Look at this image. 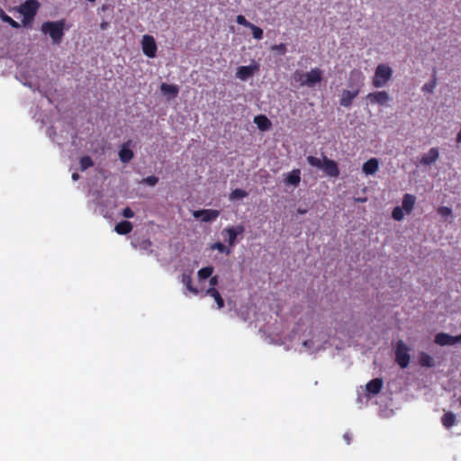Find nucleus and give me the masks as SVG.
<instances>
[{
  "label": "nucleus",
  "instance_id": "nucleus-42",
  "mask_svg": "<svg viewBox=\"0 0 461 461\" xmlns=\"http://www.w3.org/2000/svg\"><path fill=\"white\" fill-rule=\"evenodd\" d=\"M218 284V276H212L210 279V287H214Z\"/></svg>",
  "mask_w": 461,
  "mask_h": 461
},
{
  "label": "nucleus",
  "instance_id": "nucleus-2",
  "mask_svg": "<svg viewBox=\"0 0 461 461\" xmlns=\"http://www.w3.org/2000/svg\"><path fill=\"white\" fill-rule=\"evenodd\" d=\"M307 162L312 166L322 169L324 174L330 177H338L339 176V169L336 161L323 156L322 159L308 156Z\"/></svg>",
  "mask_w": 461,
  "mask_h": 461
},
{
  "label": "nucleus",
  "instance_id": "nucleus-46",
  "mask_svg": "<svg viewBox=\"0 0 461 461\" xmlns=\"http://www.w3.org/2000/svg\"><path fill=\"white\" fill-rule=\"evenodd\" d=\"M119 234H127L128 232H124V231H122V232H118Z\"/></svg>",
  "mask_w": 461,
  "mask_h": 461
},
{
  "label": "nucleus",
  "instance_id": "nucleus-41",
  "mask_svg": "<svg viewBox=\"0 0 461 461\" xmlns=\"http://www.w3.org/2000/svg\"><path fill=\"white\" fill-rule=\"evenodd\" d=\"M343 438H344V440L346 441V443H347L348 445H349V444H350V442H351V438H352L351 434H350L349 432H346V433L343 435Z\"/></svg>",
  "mask_w": 461,
  "mask_h": 461
},
{
  "label": "nucleus",
  "instance_id": "nucleus-44",
  "mask_svg": "<svg viewBox=\"0 0 461 461\" xmlns=\"http://www.w3.org/2000/svg\"><path fill=\"white\" fill-rule=\"evenodd\" d=\"M224 230L230 231V230H236L234 228L230 227V228H226ZM238 230H244L242 227H239Z\"/></svg>",
  "mask_w": 461,
  "mask_h": 461
},
{
  "label": "nucleus",
  "instance_id": "nucleus-35",
  "mask_svg": "<svg viewBox=\"0 0 461 461\" xmlns=\"http://www.w3.org/2000/svg\"><path fill=\"white\" fill-rule=\"evenodd\" d=\"M143 183L147 184L148 185L153 186L158 182V177L155 176H150L143 178Z\"/></svg>",
  "mask_w": 461,
  "mask_h": 461
},
{
  "label": "nucleus",
  "instance_id": "nucleus-22",
  "mask_svg": "<svg viewBox=\"0 0 461 461\" xmlns=\"http://www.w3.org/2000/svg\"><path fill=\"white\" fill-rule=\"evenodd\" d=\"M181 281L182 283L185 285V286L186 287V289L194 294H198L199 291L196 287H194L193 285V280H192V276L190 274H183L182 275V277H181Z\"/></svg>",
  "mask_w": 461,
  "mask_h": 461
},
{
  "label": "nucleus",
  "instance_id": "nucleus-10",
  "mask_svg": "<svg viewBox=\"0 0 461 461\" xmlns=\"http://www.w3.org/2000/svg\"><path fill=\"white\" fill-rule=\"evenodd\" d=\"M366 99L371 104H378L384 105L390 101V95L385 91H378L368 94Z\"/></svg>",
  "mask_w": 461,
  "mask_h": 461
},
{
  "label": "nucleus",
  "instance_id": "nucleus-21",
  "mask_svg": "<svg viewBox=\"0 0 461 461\" xmlns=\"http://www.w3.org/2000/svg\"><path fill=\"white\" fill-rule=\"evenodd\" d=\"M301 181V171L300 169H293L285 178V182L288 185L297 186Z\"/></svg>",
  "mask_w": 461,
  "mask_h": 461
},
{
  "label": "nucleus",
  "instance_id": "nucleus-4",
  "mask_svg": "<svg viewBox=\"0 0 461 461\" xmlns=\"http://www.w3.org/2000/svg\"><path fill=\"white\" fill-rule=\"evenodd\" d=\"M357 77L358 83L354 90H343L339 99V104L343 107H350L354 98H356L360 93V87L363 85L364 77L360 71H352L350 73V78L354 77Z\"/></svg>",
  "mask_w": 461,
  "mask_h": 461
},
{
  "label": "nucleus",
  "instance_id": "nucleus-8",
  "mask_svg": "<svg viewBox=\"0 0 461 461\" xmlns=\"http://www.w3.org/2000/svg\"><path fill=\"white\" fill-rule=\"evenodd\" d=\"M141 49L145 56L148 58H155L158 46L153 36L145 34L141 40Z\"/></svg>",
  "mask_w": 461,
  "mask_h": 461
},
{
  "label": "nucleus",
  "instance_id": "nucleus-13",
  "mask_svg": "<svg viewBox=\"0 0 461 461\" xmlns=\"http://www.w3.org/2000/svg\"><path fill=\"white\" fill-rule=\"evenodd\" d=\"M130 146L131 140L125 142L119 150V158L122 163L130 162L134 156L133 151L131 149Z\"/></svg>",
  "mask_w": 461,
  "mask_h": 461
},
{
  "label": "nucleus",
  "instance_id": "nucleus-19",
  "mask_svg": "<svg viewBox=\"0 0 461 461\" xmlns=\"http://www.w3.org/2000/svg\"><path fill=\"white\" fill-rule=\"evenodd\" d=\"M254 122L257 124L258 128L262 131H268L272 123L270 120L266 115H258L254 118Z\"/></svg>",
  "mask_w": 461,
  "mask_h": 461
},
{
  "label": "nucleus",
  "instance_id": "nucleus-5",
  "mask_svg": "<svg viewBox=\"0 0 461 461\" xmlns=\"http://www.w3.org/2000/svg\"><path fill=\"white\" fill-rule=\"evenodd\" d=\"M40 6L41 5L37 0H26L17 7V11L23 15L22 23L23 26H27L33 21Z\"/></svg>",
  "mask_w": 461,
  "mask_h": 461
},
{
  "label": "nucleus",
  "instance_id": "nucleus-14",
  "mask_svg": "<svg viewBox=\"0 0 461 461\" xmlns=\"http://www.w3.org/2000/svg\"><path fill=\"white\" fill-rule=\"evenodd\" d=\"M379 168V161L375 158H372L363 164L362 170L366 175H374Z\"/></svg>",
  "mask_w": 461,
  "mask_h": 461
},
{
  "label": "nucleus",
  "instance_id": "nucleus-39",
  "mask_svg": "<svg viewBox=\"0 0 461 461\" xmlns=\"http://www.w3.org/2000/svg\"><path fill=\"white\" fill-rule=\"evenodd\" d=\"M436 86V81L434 80L432 83L425 84L422 87L424 92L432 93Z\"/></svg>",
  "mask_w": 461,
  "mask_h": 461
},
{
  "label": "nucleus",
  "instance_id": "nucleus-30",
  "mask_svg": "<svg viewBox=\"0 0 461 461\" xmlns=\"http://www.w3.org/2000/svg\"><path fill=\"white\" fill-rule=\"evenodd\" d=\"M437 212H438V214L440 217H442V218H444V219H446V220H447V218H449V217H451V218L453 217V214H452V209H451V208H449V207H447V206H440V207H438V208Z\"/></svg>",
  "mask_w": 461,
  "mask_h": 461
},
{
  "label": "nucleus",
  "instance_id": "nucleus-27",
  "mask_svg": "<svg viewBox=\"0 0 461 461\" xmlns=\"http://www.w3.org/2000/svg\"><path fill=\"white\" fill-rule=\"evenodd\" d=\"M212 272H213V267H203L197 273L198 278L200 280H205V279L211 277Z\"/></svg>",
  "mask_w": 461,
  "mask_h": 461
},
{
  "label": "nucleus",
  "instance_id": "nucleus-36",
  "mask_svg": "<svg viewBox=\"0 0 461 461\" xmlns=\"http://www.w3.org/2000/svg\"><path fill=\"white\" fill-rule=\"evenodd\" d=\"M236 22L240 25H243L245 27H249L251 25V23L249 22L243 15L240 14L236 17Z\"/></svg>",
  "mask_w": 461,
  "mask_h": 461
},
{
  "label": "nucleus",
  "instance_id": "nucleus-15",
  "mask_svg": "<svg viewBox=\"0 0 461 461\" xmlns=\"http://www.w3.org/2000/svg\"><path fill=\"white\" fill-rule=\"evenodd\" d=\"M160 90L165 95L167 96L168 99H173L177 96L179 87L176 85L162 83L160 85Z\"/></svg>",
  "mask_w": 461,
  "mask_h": 461
},
{
  "label": "nucleus",
  "instance_id": "nucleus-20",
  "mask_svg": "<svg viewBox=\"0 0 461 461\" xmlns=\"http://www.w3.org/2000/svg\"><path fill=\"white\" fill-rule=\"evenodd\" d=\"M131 244L134 248L140 249L142 250H148L151 247V242L149 239L134 237L131 240Z\"/></svg>",
  "mask_w": 461,
  "mask_h": 461
},
{
  "label": "nucleus",
  "instance_id": "nucleus-17",
  "mask_svg": "<svg viewBox=\"0 0 461 461\" xmlns=\"http://www.w3.org/2000/svg\"><path fill=\"white\" fill-rule=\"evenodd\" d=\"M383 387V380L381 378H375L369 381L366 385V389L369 393L372 394H377L380 393Z\"/></svg>",
  "mask_w": 461,
  "mask_h": 461
},
{
  "label": "nucleus",
  "instance_id": "nucleus-3",
  "mask_svg": "<svg viewBox=\"0 0 461 461\" xmlns=\"http://www.w3.org/2000/svg\"><path fill=\"white\" fill-rule=\"evenodd\" d=\"M323 72L319 68H312L309 72H296L294 79L300 83L302 86L312 87L322 80Z\"/></svg>",
  "mask_w": 461,
  "mask_h": 461
},
{
  "label": "nucleus",
  "instance_id": "nucleus-34",
  "mask_svg": "<svg viewBox=\"0 0 461 461\" xmlns=\"http://www.w3.org/2000/svg\"><path fill=\"white\" fill-rule=\"evenodd\" d=\"M271 50L278 51L281 55L285 54L287 50L285 43L275 44L271 47Z\"/></svg>",
  "mask_w": 461,
  "mask_h": 461
},
{
  "label": "nucleus",
  "instance_id": "nucleus-45",
  "mask_svg": "<svg viewBox=\"0 0 461 461\" xmlns=\"http://www.w3.org/2000/svg\"><path fill=\"white\" fill-rule=\"evenodd\" d=\"M310 342H311L310 340H306V341H304V342H303V345H304L305 347H307V346H309V343H310Z\"/></svg>",
  "mask_w": 461,
  "mask_h": 461
},
{
  "label": "nucleus",
  "instance_id": "nucleus-23",
  "mask_svg": "<svg viewBox=\"0 0 461 461\" xmlns=\"http://www.w3.org/2000/svg\"><path fill=\"white\" fill-rule=\"evenodd\" d=\"M206 294L210 295L211 297H212L215 300L219 309H221L224 306V301H223L221 294L219 293V291L217 289H215V287H209L206 290Z\"/></svg>",
  "mask_w": 461,
  "mask_h": 461
},
{
  "label": "nucleus",
  "instance_id": "nucleus-38",
  "mask_svg": "<svg viewBox=\"0 0 461 461\" xmlns=\"http://www.w3.org/2000/svg\"><path fill=\"white\" fill-rule=\"evenodd\" d=\"M242 232H228L229 234V237H228V242H229V245L230 246H233L237 238H238V235L241 234Z\"/></svg>",
  "mask_w": 461,
  "mask_h": 461
},
{
  "label": "nucleus",
  "instance_id": "nucleus-37",
  "mask_svg": "<svg viewBox=\"0 0 461 461\" xmlns=\"http://www.w3.org/2000/svg\"><path fill=\"white\" fill-rule=\"evenodd\" d=\"M212 249H218L220 252L226 251L227 254H230V250L226 249L225 245L221 242H215L214 244L212 245Z\"/></svg>",
  "mask_w": 461,
  "mask_h": 461
},
{
  "label": "nucleus",
  "instance_id": "nucleus-1",
  "mask_svg": "<svg viewBox=\"0 0 461 461\" xmlns=\"http://www.w3.org/2000/svg\"><path fill=\"white\" fill-rule=\"evenodd\" d=\"M67 29H68V27H66L65 19L59 21H47L41 26V32L45 35H49L53 44L61 43L65 34V30Z\"/></svg>",
  "mask_w": 461,
  "mask_h": 461
},
{
  "label": "nucleus",
  "instance_id": "nucleus-43",
  "mask_svg": "<svg viewBox=\"0 0 461 461\" xmlns=\"http://www.w3.org/2000/svg\"><path fill=\"white\" fill-rule=\"evenodd\" d=\"M71 177L74 181H77L79 179V175L77 173H73Z\"/></svg>",
  "mask_w": 461,
  "mask_h": 461
},
{
  "label": "nucleus",
  "instance_id": "nucleus-29",
  "mask_svg": "<svg viewBox=\"0 0 461 461\" xmlns=\"http://www.w3.org/2000/svg\"><path fill=\"white\" fill-rule=\"evenodd\" d=\"M248 196V192L243 189L236 188L230 194V200H240Z\"/></svg>",
  "mask_w": 461,
  "mask_h": 461
},
{
  "label": "nucleus",
  "instance_id": "nucleus-24",
  "mask_svg": "<svg viewBox=\"0 0 461 461\" xmlns=\"http://www.w3.org/2000/svg\"><path fill=\"white\" fill-rule=\"evenodd\" d=\"M441 421L445 428L449 429L456 423V414L451 411H447L442 416Z\"/></svg>",
  "mask_w": 461,
  "mask_h": 461
},
{
  "label": "nucleus",
  "instance_id": "nucleus-28",
  "mask_svg": "<svg viewBox=\"0 0 461 461\" xmlns=\"http://www.w3.org/2000/svg\"><path fill=\"white\" fill-rule=\"evenodd\" d=\"M79 164H80V169L82 171H85L86 170L87 168L91 167L94 166V161L93 159L91 158V157L89 156H84L80 158L79 160Z\"/></svg>",
  "mask_w": 461,
  "mask_h": 461
},
{
  "label": "nucleus",
  "instance_id": "nucleus-6",
  "mask_svg": "<svg viewBox=\"0 0 461 461\" xmlns=\"http://www.w3.org/2000/svg\"><path fill=\"white\" fill-rule=\"evenodd\" d=\"M392 77V68L387 64H379L375 68L372 84L376 88L383 87L387 84Z\"/></svg>",
  "mask_w": 461,
  "mask_h": 461
},
{
  "label": "nucleus",
  "instance_id": "nucleus-33",
  "mask_svg": "<svg viewBox=\"0 0 461 461\" xmlns=\"http://www.w3.org/2000/svg\"><path fill=\"white\" fill-rule=\"evenodd\" d=\"M403 209L400 206H396L393 210V212H392V216L394 220L396 221H401L403 219L404 217V212H403Z\"/></svg>",
  "mask_w": 461,
  "mask_h": 461
},
{
  "label": "nucleus",
  "instance_id": "nucleus-18",
  "mask_svg": "<svg viewBox=\"0 0 461 461\" xmlns=\"http://www.w3.org/2000/svg\"><path fill=\"white\" fill-rule=\"evenodd\" d=\"M415 202L416 198L413 194H405L403 195L401 207L404 210L406 213H410L414 207Z\"/></svg>",
  "mask_w": 461,
  "mask_h": 461
},
{
  "label": "nucleus",
  "instance_id": "nucleus-16",
  "mask_svg": "<svg viewBox=\"0 0 461 461\" xmlns=\"http://www.w3.org/2000/svg\"><path fill=\"white\" fill-rule=\"evenodd\" d=\"M257 69V66H241L238 68L236 75L240 79L247 80L249 77L253 76L254 71Z\"/></svg>",
  "mask_w": 461,
  "mask_h": 461
},
{
  "label": "nucleus",
  "instance_id": "nucleus-11",
  "mask_svg": "<svg viewBox=\"0 0 461 461\" xmlns=\"http://www.w3.org/2000/svg\"><path fill=\"white\" fill-rule=\"evenodd\" d=\"M194 215L195 218H200L203 221L209 222L214 221L219 216V212L217 210L205 209L194 212Z\"/></svg>",
  "mask_w": 461,
  "mask_h": 461
},
{
  "label": "nucleus",
  "instance_id": "nucleus-9",
  "mask_svg": "<svg viewBox=\"0 0 461 461\" xmlns=\"http://www.w3.org/2000/svg\"><path fill=\"white\" fill-rule=\"evenodd\" d=\"M435 343L439 346L455 345L461 343V334L457 336H451L447 333L440 332L435 336Z\"/></svg>",
  "mask_w": 461,
  "mask_h": 461
},
{
  "label": "nucleus",
  "instance_id": "nucleus-40",
  "mask_svg": "<svg viewBox=\"0 0 461 461\" xmlns=\"http://www.w3.org/2000/svg\"><path fill=\"white\" fill-rule=\"evenodd\" d=\"M122 215L125 218H132L134 216V212L130 207H126L122 211Z\"/></svg>",
  "mask_w": 461,
  "mask_h": 461
},
{
  "label": "nucleus",
  "instance_id": "nucleus-32",
  "mask_svg": "<svg viewBox=\"0 0 461 461\" xmlns=\"http://www.w3.org/2000/svg\"><path fill=\"white\" fill-rule=\"evenodd\" d=\"M113 230H132V224L128 221L118 223Z\"/></svg>",
  "mask_w": 461,
  "mask_h": 461
},
{
  "label": "nucleus",
  "instance_id": "nucleus-31",
  "mask_svg": "<svg viewBox=\"0 0 461 461\" xmlns=\"http://www.w3.org/2000/svg\"><path fill=\"white\" fill-rule=\"evenodd\" d=\"M251 32L253 38L256 40H261L263 38V30L255 24L251 23V25L249 27Z\"/></svg>",
  "mask_w": 461,
  "mask_h": 461
},
{
  "label": "nucleus",
  "instance_id": "nucleus-25",
  "mask_svg": "<svg viewBox=\"0 0 461 461\" xmlns=\"http://www.w3.org/2000/svg\"><path fill=\"white\" fill-rule=\"evenodd\" d=\"M420 364L422 366L431 367L434 366V359L427 353H421L420 356Z\"/></svg>",
  "mask_w": 461,
  "mask_h": 461
},
{
  "label": "nucleus",
  "instance_id": "nucleus-12",
  "mask_svg": "<svg viewBox=\"0 0 461 461\" xmlns=\"http://www.w3.org/2000/svg\"><path fill=\"white\" fill-rule=\"evenodd\" d=\"M439 157V151L438 148H431L426 154H424L420 159V163L424 166H429L435 163Z\"/></svg>",
  "mask_w": 461,
  "mask_h": 461
},
{
  "label": "nucleus",
  "instance_id": "nucleus-7",
  "mask_svg": "<svg viewBox=\"0 0 461 461\" xmlns=\"http://www.w3.org/2000/svg\"><path fill=\"white\" fill-rule=\"evenodd\" d=\"M408 351L409 348L405 343L399 340L395 349V361L402 368L407 367L410 363V355Z\"/></svg>",
  "mask_w": 461,
  "mask_h": 461
},
{
  "label": "nucleus",
  "instance_id": "nucleus-26",
  "mask_svg": "<svg viewBox=\"0 0 461 461\" xmlns=\"http://www.w3.org/2000/svg\"><path fill=\"white\" fill-rule=\"evenodd\" d=\"M0 17L3 22L8 23L12 28L19 29L21 27L20 23L14 21L12 17L7 15L5 12L2 11Z\"/></svg>",
  "mask_w": 461,
  "mask_h": 461
}]
</instances>
